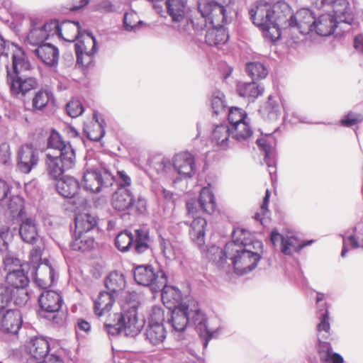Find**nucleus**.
Instances as JSON below:
<instances>
[{
	"label": "nucleus",
	"instance_id": "nucleus-19",
	"mask_svg": "<svg viewBox=\"0 0 363 363\" xmlns=\"http://www.w3.org/2000/svg\"><path fill=\"white\" fill-rule=\"evenodd\" d=\"M30 274L36 285L42 289L51 286L57 277L55 266L47 259H43L38 267L35 266Z\"/></svg>",
	"mask_w": 363,
	"mask_h": 363
},
{
	"label": "nucleus",
	"instance_id": "nucleus-41",
	"mask_svg": "<svg viewBox=\"0 0 363 363\" xmlns=\"http://www.w3.org/2000/svg\"><path fill=\"white\" fill-rule=\"evenodd\" d=\"M75 230L77 233H89L97 224L96 218L89 213H80L75 216Z\"/></svg>",
	"mask_w": 363,
	"mask_h": 363
},
{
	"label": "nucleus",
	"instance_id": "nucleus-50",
	"mask_svg": "<svg viewBox=\"0 0 363 363\" xmlns=\"http://www.w3.org/2000/svg\"><path fill=\"white\" fill-rule=\"evenodd\" d=\"M134 235L125 230L118 233L115 239L116 247L121 252H127L133 247Z\"/></svg>",
	"mask_w": 363,
	"mask_h": 363
},
{
	"label": "nucleus",
	"instance_id": "nucleus-18",
	"mask_svg": "<svg viewBox=\"0 0 363 363\" xmlns=\"http://www.w3.org/2000/svg\"><path fill=\"white\" fill-rule=\"evenodd\" d=\"M77 62L84 67L91 64L94 55L97 51L96 40L91 33H87L83 41L75 44Z\"/></svg>",
	"mask_w": 363,
	"mask_h": 363
},
{
	"label": "nucleus",
	"instance_id": "nucleus-16",
	"mask_svg": "<svg viewBox=\"0 0 363 363\" xmlns=\"http://www.w3.org/2000/svg\"><path fill=\"white\" fill-rule=\"evenodd\" d=\"M270 240L274 246L280 242L281 251L286 255H292L294 252H298L304 247L310 245L313 242V240L300 242L298 239L293 235L287 234L284 235L277 230H273L271 233Z\"/></svg>",
	"mask_w": 363,
	"mask_h": 363
},
{
	"label": "nucleus",
	"instance_id": "nucleus-8",
	"mask_svg": "<svg viewBox=\"0 0 363 363\" xmlns=\"http://www.w3.org/2000/svg\"><path fill=\"white\" fill-rule=\"evenodd\" d=\"M232 0H200L198 2V11L201 14L199 22L193 21L196 29H203L206 26L208 19L212 23H224L226 21L225 12Z\"/></svg>",
	"mask_w": 363,
	"mask_h": 363
},
{
	"label": "nucleus",
	"instance_id": "nucleus-21",
	"mask_svg": "<svg viewBox=\"0 0 363 363\" xmlns=\"http://www.w3.org/2000/svg\"><path fill=\"white\" fill-rule=\"evenodd\" d=\"M199 19L200 18L194 21L196 23L199 22ZM206 26H204L203 29H196V28H194V26L192 25L193 30H194L195 32L199 33L200 32H202L206 28H207L205 35V40L206 43L211 46H217L227 42L229 38V35L225 29L221 26L222 23H218V24L212 23L210 22L208 18H206ZM191 23H193V21Z\"/></svg>",
	"mask_w": 363,
	"mask_h": 363
},
{
	"label": "nucleus",
	"instance_id": "nucleus-24",
	"mask_svg": "<svg viewBox=\"0 0 363 363\" xmlns=\"http://www.w3.org/2000/svg\"><path fill=\"white\" fill-rule=\"evenodd\" d=\"M38 152L31 145H22L18 153V168L23 173H29L37 165Z\"/></svg>",
	"mask_w": 363,
	"mask_h": 363
},
{
	"label": "nucleus",
	"instance_id": "nucleus-51",
	"mask_svg": "<svg viewBox=\"0 0 363 363\" xmlns=\"http://www.w3.org/2000/svg\"><path fill=\"white\" fill-rule=\"evenodd\" d=\"M246 72L253 80L264 79L268 74L267 69L263 64L257 62L247 63Z\"/></svg>",
	"mask_w": 363,
	"mask_h": 363
},
{
	"label": "nucleus",
	"instance_id": "nucleus-40",
	"mask_svg": "<svg viewBox=\"0 0 363 363\" xmlns=\"http://www.w3.org/2000/svg\"><path fill=\"white\" fill-rule=\"evenodd\" d=\"M150 238L149 230L145 228H140L135 230L133 247L136 254L145 253L150 249Z\"/></svg>",
	"mask_w": 363,
	"mask_h": 363
},
{
	"label": "nucleus",
	"instance_id": "nucleus-35",
	"mask_svg": "<svg viewBox=\"0 0 363 363\" xmlns=\"http://www.w3.org/2000/svg\"><path fill=\"white\" fill-rule=\"evenodd\" d=\"M19 234L25 242L35 243L40 236L35 219L29 218L22 221L20 225Z\"/></svg>",
	"mask_w": 363,
	"mask_h": 363
},
{
	"label": "nucleus",
	"instance_id": "nucleus-25",
	"mask_svg": "<svg viewBox=\"0 0 363 363\" xmlns=\"http://www.w3.org/2000/svg\"><path fill=\"white\" fill-rule=\"evenodd\" d=\"M38 302L41 309L52 315V318L55 320V313L58 312L60 309L63 300L62 296L54 291H45L43 292L39 298Z\"/></svg>",
	"mask_w": 363,
	"mask_h": 363
},
{
	"label": "nucleus",
	"instance_id": "nucleus-43",
	"mask_svg": "<svg viewBox=\"0 0 363 363\" xmlns=\"http://www.w3.org/2000/svg\"><path fill=\"white\" fill-rule=\"evenodd\" d=\"M233 240L230 242H234L237 245H242L247 248H254V244L261 245L259 242H253L252 233L244 228H235L232 234Z\"/></svg>",
	"mask_w": 363,
	"mask_h": 363
},
{
	"label": "nucleus",
	"instance_id": "nucleus-17",
	"mask_svg": "<svg viewBox=\"0 0 363 363\" xmlns=\"http://www.w3.org/2000/svg\"><path fill=\"white\" fill-rule=\"evenodd\" d=\"M174 177L180 179L192 177L196 172L195 158L189 152H182L173 157Z\"/></svg>",
	"mask_w": 363,
	"mask_h": 363
},
{
	"label": "nucleus",
	"instance_id": "nucleus-46",
	"mask_svg": "<svg viewBox=\"0 0 363 363\" xmlns=\"http://www.w3.org/2000/svg\"><path fill=\"white\" fill-rule=\"evenodd\" d=\"M45 33L41 22L32 21L30 30L27 35V42L33 46H39L45 40Z\"/></svg>",
	"mask_w": 363,
	"mask_h": 363
},
{
	"label": "nucleus",
	"instance_id": "nucleus-49",
	"mask_svg": "<svg viewBox=\"0 0 363 363\" xmlns=\"http://www.w3.org/2000/svg\"><path fill=\"white\" fill-rule=\"evenodd\" d=\"M94 119H95V122L92 123L91 126L87 127L85 131L89 140L92 141H99L105 135V130L103 125L104 121H99L96 113L94 114Z\"/></svg>",
	"mask_w": 363,
	"mask_h": 363
},
{
	"label": "nucleus",
	"instance_id": "nucleus-15",
	"mask_svg": "<svg viewBox=\"0 0 363 363\" xmlns=\"http://www.w3.org/2000/svg\"><path fill=\"white\" fill-rule=\"evenodd\" d=\"M216 207V199L210 185L201 190L198 201L190 199L186 202L188 213L192 216H194L199 211L211 214L214 212Z\"/></svg>",
	"mask_w": 363,
	"mask_h": 363
},
{
	"label": "nucleus",
	"instance_id": "nucleus-60",
	"mask_svg": "<svg viewBox=\"0 0 363 363\" xmlns=\"http://www.w3.org/2000/svg\"><path fill=\"white\" fill-rule=\"evenodd\" d=\"M0 162L5 165H9L11 162L10 145L7 143L0 145Z\"/></svg>",
	"mask_w": 363,
	"mask_h": 363
},
{
	"label": "nucleus",
	"instance_id": "nucleus-42",
	"mask_svg": "<svg viewBox=\"0 0 363 363\" xmlns=\"http://www.w3.org/2000/svg\"><path fill=\"white\" fill-rule=\"evenodd\" d=\"M237 91L239 95L247 98L250 101H254L264 92V88L254 81L252 82H239L237 84Z\"/></svg>",
	"mask_w": 363,
	"mask_h": 363
},
{
	"label": "nucleus",
	"instance_id": "nucleus-53",
	"mask_svg": "<svg viewBox=\"0 0 363 363\" xmlns=\"http://www.w3.org/2000/svg\"><path fill=\"white\" fill-rule=\"evenodd\" d=\"M225 107L224 94L218 90L215 91L211 97V108L213 112L218 115L225 111Z\"/></svg>",
	"mask_w": 363,
	"mask_h": 363
},
{
	"label": "nucleus",
	"instance_id": "nucleus-56",
	"mask_svg": "<svg viewBox=\"0 0 363 363\" xmlns=\"http://www.w3.org/2000/svg\"><path fill=\"white\" fill-rule=\"evenodd\" d=\"M12 289L0 284V313L9 306L12 301Z\"/></svg>",
	"mask_w": 363,
	"mask_h": 363
},
{
	"label": "nucleus",
	"instance_id": "nucleus-1",
	"mask_svg": "<svg viewBox=\"0 0 363 363\" xmlns=\"http://www.w3.org/2000/svg\"><path fill=\"white\" fill-rule=\"evenodd\" d=\"M252 249L228 242L223 250L211 246L207 250L206 257L226 272L233 269L235 274L242 275L253 270L260 260L259 254Z\"/></svg>",
	"mask_w": 363,
	"mask_h": 363
},
{
	"label": "nucleus",
	"instance_id": "nucleus-47",
	"mask_svg": "<svg viewBox=\"0 0 363 363\" xmlns=\"http://www.w3.org/2000/svg\"><path fill=\"white\" fill-rule=\"evenodd\" d=\"M53 97L52 92L48 89L41 88L35 92L32 99V107L34 111H42L46 107Z\"/></svg>",
	"mask_w": 363,
	"mask_h": 363
},
{
	"label": "nucleus",
	"instance_id": "nucleus-36",
	"mask_svg": "<svg viewBox=\"0 0 363 363\" xmlns=\"http://www.w3.org/2000/svg\"><path fill=\"white\" fill-rule=\"evenodd\" d=\"M284 110V105L280 99L269 96L267 102L262 108V114L269 121H277Z\"/></svg>",
	"mask_w": 363,
	"mask_h": 363
},
{
	"label": "nucleus",
	"instance_id": "nucleus-32",
	"mask_svg": "<svg viewBox=\"0 0 363 363\" xmlns=\"http://www.w3.org/2000/svg\"><path fill=\"white\" fill-rule=\"evenodd\" d=\"M194 219L190 223L189 235L194 243L201 247L205 243V234L207 221L200 216H193Z\"/></svg>",
	"mask_w": 363,
	"mask_h": 363
},
{
	"label": "nucleus",
	"instance_id": "nucleus-10",
	"mask_svg": "<svg viewBox=\"0 0 363 363\" xmlns=\"http://www.w3.org/2000/svg\"><path fill=\"white\" fill-rule=\"evenodd\" d=\"M228 119L232 138L240 143H248L253 130L250 125V119L245 111L238 107H231L228 111Z\"/></svg>",
	"mask_w": 363,
	"mask_h": 363
},
{
	"label": "nucleus",
	"instance_id": "nucleus-39",
	"mask_svg": "<svg viewBox=\"0 0 363 363\" xmlns=\"http://www.w3.org/2000/svg\"><path fill=\"white\" fill-rule=\"evenodd\" d=\"M167 337L164 325H148L145 331L146 340L153 346L163 344Z\"/></svg>",
	"mask_w": 363,
	"mask_h": 363
},
{
	"label": "nucleus",
	"instance_id": "nucleus-55",
	"mask_svg": "<svg viewBox=\"0 0 363 363\" xmlns=\"http://www.w3.org/2000/svg\"><path fill=\"white\" fill-rule=\"evenodd\" d=\"M43 250V249L40 246L35 247L30 250L29 262L26 264H28V269L30 272L35 268V266L38 267L41 262H43L41 258Z\"/></svg>",
	"mask_w": 363,
	"mask_h": 363
},
{
	"label": "nucleus",
	"instance_id": "nucleus-29",
	"mask_svg": "<svg viewBox=\"0 0 363 363\" xmlns=\"http://www.w3.org/2000/svg\"><path fill=\"white\" fill-rule=\"evenodd\" d=\"M41 26L45 33V38L50 36L57 35L62 37V30L72 28L75 33H77L79 28V23L77 21H63L60 23L58 21L51 20L47 23H41Z\"/></svg>",
	"mask_w": 363,
	"mask_h": 363
},
{
	"label": "nucleus",
	"instance_id": "nucleus-13",
	"mask_svg": "<svg viewBox=\"0 0 363 363\" xmlns=\"http://www.w3.org/2000/svg\"><path fill=\"white\" fill-rule=\"evenodd\" d=\"M28 264H24L21 269H17L6 274V281L10 286H6L12 289V298L16 294L20 297L14 299L16 305L25 304L28 300V294L26 287L28 285Z\"/></svg>",
	"mask_w": 363,
	"mask_h": 363
},
{
	"label": "nucleus",
	"instance_id": "nucleus-9",
	"mask_svg": "<svg viewBox=\"0 0 363 363\" xmlns=\"http://www.w3.org/2000/svg\"><path fill=\"white\" fill-rule=\"evenodd\" d=\"M113 208L118 211H128L143 214L147 210V200L140 194L135 197L132 191L124 187H119L111 198Z\"/></svg>",
	"mask_w": 363,
	"mask_h": 363
},
{
	"label": "nucleus",
	"instance_id": "nucleus-59",
	"mask_svg": "<svg viewBox=\"0 0 363 363\" xmlns=\"http://www.w3.org/2000/svg\"><path fill=\"white\" fill-rule=\"evenodd\" d=\"M363 121V116L362 114L349 113L342 119L340 123L343 126L351 127L360 123Z\"/></svg>",
	"mask_w": 363,
	"mask_h": 363
},
{
	"label": "nucleus",
	"instance_id": "nucleus-58",
	"mask_svg": "<svg viewBox=\"0 0 363 363\" xmlns=\"http://www.w3.org/2000/svg\"><path fill=\"white\" fill-rule=\"evenodd\" d=\"M347 245H350L353 249L358 247L363 248V238L360 241H358L354 235H350L347 238L343 237V246L341 252V256L342 257H345L348 251L347 248Z\"/></svg>",
	"mask_w": 363,
	"mask_h": 363
},
{
	"label": "nucleus",
	"instance_id": "nucleus-48",
	"mask_svg": "<svg viewBox=\"0 0 363 363\" xmlns=\"http://www.w3.org/2000/svg\"><path fill=\"white\" fill-rule=\"evenodd\" d=\"M87 233H77L74 231L71 247L73 250L86 251L93 247L94 239Z\"/></svg>",
	"mask_w": 363,
	"mask_h": 363
},
{
	"label": "nucleus",
	"instance_id": "nucleus-3",
	"mask_svg": "<svg viewBox=\"0 0 363 363\" xmlns=\"http://www.w3.org/2000/svg\"><path fill=\"white\" fill-rule=\"evenodd\" d=\"M31 69V65L23 52L18 51L12 55L11 67L6 66V82L12 96L23 98L38 86V79L26 74Z\"/></svg>",
	"mask_w": 363,
	"mask_h": 363
},
{
	"label": "nucleus",
	"instance_id": "nucleus-26",
	"mask_svg": "<svg viewBox=\"0 0 363 363\" xmlns=\"http://www.w3.org/2000/svg\"><path fill=\"white\" fill-rule=\"evenodd\" d=\"M0 213L13 219H21L25 213L23 199L18 195L11 194L6 201L0 205Z\"/></svg>",
	"mask_w": 363,
	"mask_h": 363
},
{
	"label": "nucleus",
	"instance_id": "nucleus-14",
	"mask_svg": "<svg viewBox=\"0 0 363 363\" xmlns=\"http://www.w3.org/2000/svg\"><path fill=\"white\" fill-rule=\"evenodd\" d=\"M320 323L318 329V350L321 359L328 360L331 355V347L329 342L323 340L328 339L330 335V325L329 323V313L327 308L320 309L318 313Z\"/></svg>",
	"mask_w": 363,
	"mask_h": 363
},
{
	"label": "nucleus",
	"instance_id": "nucleus-6",
	"mask_svg": "<svg viewBox=\"0 0 363 363\" xmlns=\"http://www.w3.org/2000/svg\"><path fill=\"white\" fill-rule=\"evenodd\" d=\"M249 14L252 23L262 31L266 40L274 43L280 38L279 23L271 4L258 1L250 9Z\"/></svg>",
	"mask_w": 363,
	"mask_h": 363
},
{
	"label": "nucleus",
	"instance_id": "nucleus-37",
	"mask_svg": "<svg viewBox=\"0 0 363 363\" xmlns=\"http://www.w3.org/2000/svg\"><path fill=\"white\" fill-rule=\"evenodd\" d=\"M79 188V182L72 177L60 178L56 184L58 193L66 198L74 197L77 193Z\"/></svg>",
	"mask_w": 363,
	"mask_h": 363
},
{
	"label": "nucleus",
	"instance_id": "nucleus-28",
	"mask_svg": "<svg viewBox=\"0 0 363 363\" xmlns=\"http://www.w3.org/2000/svg\"><path fill=\"white\" fill-rule=\"evenodd\" d=\"M22 323V315L19 310H6L1 320V330L7 333L17 334Z\"/></svg>",
	"mask_w": 363,
	"mask_h": 363
},
{
	"label": "nucleus",
	"instance_id": "nucleus-2",
	"mask_svg": "<svg viewBox=\"0 0 363 363\" xmlns=\"http://www.w3.org/2000/svg\"><path fill=\"white\" fill-rule=\"evenodd\" d=\"M46 169L53 179H60L63 174L75 166V151L70 143L52 130L47 141Z\"/></svg>",
	"mask_w": 363,
	"mask_h": 363
},
{
	"label": "nucleus",
	"instance_id": "nucleus-34",
	"mask_svg": "<svg viewBox=\"0 0 363 363\" xmlns=\"http://www.w3.org/2000/svg\"><path fill=\"white\" fill-rule=\"evenodd\" d=\"M117 296L110 291H101L94 301L95 314L101 317L109 313Z\"/></svg>",
	"mask_w": 363,
	"mask_h": 363
},
{
	"label": "nucleus",
	"instance_id": "nucleus-64",
	"mask_svg": "<svg viewBox=\"0 0 363 363\" xmlns=\"http://www.w3.org/2000/svg\"><path fill=\"white\" fill-rule=\"evenodd\" d=\"M113 4L109 0H103L94 6V10L101 12H111L113 11Z\"/></svg>",
	"mask_w": 363,
	"mask_h": 363
},
{
	"label": "nucleus",
	"instance_id": "nucleus-30",
	"mask_svg": "<svg viewBox=\"0 0 363 363\" xmlns=\"http://www.w3.org/2000/svg\"><path fill=\"white\" fill-rule=\"evenodd\" d=\"M38 58L48 67H56L59 60V50L50 43H43L34 50Z\"/></svg>",
	"mask_w": 363,
	"mask_h": 363
},
{
	"label": "nucleus",
	"instance_id": "nucleus-23",
	"mask_svg": "<svg viewBox=\"0 0 363 363\" xmlns=\"http://www.w3.org/2000/svg\"><path fill=\"white\" fill-rule=\"evenodd\" d=\"M150 170L155 172L160 178L172 180L176 183L178 180L174 177V171L173 167V160L162 156L153 157L150 160Z\"/></svg>",
	"mask_w": 363,
	"mask_h": 363
},
{
	"label": "nucleus",
	"instance_id": "nucleus-52",
	"mask_svg": "<svg viewBox=\"0 0 363 363\" xmlns=\"http://www.w3.org/2000/svg\"><path fill=\"white\" fill-rule=\"evenodd\" d=\"M2 255L4 256L3 264L4 269L7 273H10L17 269H21L24 266V264H21V261L18 257L9 252L6 251V252Z\"/></svg>",
	"mask_w": 363,
	"mask_h": 363
},
{
	"label": "nucleus",
	"instance_id": "nucleus-12",
	"mask_svg": "<svg viewBox=\"0 0 363 363\" xmlns=\"http://www.w3.org/2000/svg\"><path fill=\"white\" fill-rule=\"evenodd\" d=\"M135 281L140 285L148 286L155 293L165 285L167 278L162 270H155L152 265H138L134 268Z\"/></svg>",
	"mask_w": 363,
	"mask_h": 363
},
{
	"label": "nucleus",
	"instance_id": "nucleus-7",
	"mask_svg": "<svg viewBox=\"0 0 363 363\" xmlns=\"http://www.w3.org/2000/svg\"><path fill=\"white\" fill-rule=\"evenodd\" d=\"M166 8L172 19V28L177 30L185 41L192 40V21L187 16L188 7L186 0H167Z\"/></svg>",
	"mask_w": 363,
	"mask_h": 363
},
{
	"label": "nucleus",
	"instance_id": "nucleus-31",
	"mask_svg": "<svg viewBox=\"0 0 363 363\" xmlns=\"http://www.w3.org/2000/svg\"><path fill=\"white\" fill-rule=\"evenodd\" d=\"M339 23L330 13H324L315 18L313 30L319 35L329 36L334 33Z\"/></svg>",
	"mask_w": 363,
	"mask_h": 363
},
{
	"label": "nucleus",
	"instance_id": "nucleus-44",
	"mask_svg": "<svg viewBox=\"0 0 363 363\" xmlns=\"http://www.w3.org/2000/svg\"><path fill=\"white\" fill-rule=\"evenodd\" d=\"M105 286L108 291L117 296V293L125 286V278L122 274L116 271L112 272L106 278Z\"/></svg>",
	"mask_w": 363,
	"mask_h": 363
},
{
	"label": "nucleus",
	"instance_id": "nucleus-57",
	"mask_svg": "<svg viewBox=\"0 0 363 363\" xmlns=\"http://www.w3.org/2000/svg\"><path fill=\"white\" fill-rule=\"evenodd\" d=\"M66 111L70 117L76 118L82 114L84 107L79 100L74 99L67 104Z\"/></svg>",
	"mask_w": 363,
	"mask_h": 363
},
{
	"label": "nucleus",
	"instance_id": "nucleus-62",
	"mask_svg": "<svg viewBox=\"0 0 363 363\" xmlns=\"http://www.w3.org/2000/svg\"><path fill=\"white\" fill-rule=\"evenodd\" d=\"M256 143L260 150L264 152V157L268 158L269 156H271L272 147L269 138H262L260 139H257L256 140Z\"/></svg>",
	"mask_w": 363,
	"mask_h": 363
},
{
	"label": "nucleus",
	"instance_id": "nucleus-38",
	"mask_svg": "<svg viewBox=\"0 0 363 363\" xmlns=\"http://www.w3.org/2000/svg\"><path fill=\"white\" fill-rule=\"evenodd\" d=\"M160 291H162V300L169 309L175 308L183 303L181 302L182 293L177 288L168 286L166 283L165 285L161 288Z\"/></svg>",
	"mask_w": 363,
	"mask_h": 363
},
{
	"label": "nucleus",
	"instance_id": "nucleus-22",
	"mask_svg": "<svg viewBox=\"0 0 363 363\" xmlns=\"http://www.w3.org/2000/svg\"><path fill=\"white\" fill-rule=\"evenodd\" d=\"M330 6L333 9V15L340 23L352 25L354 13L348 0H321V8Z\"/></svg>",
	"mask_w": 363,
	"mask_h": 363
},
{
	"label": "nucleus",
	"instance_id": "nucleus-11",
	"mask_svg": "<svg viewBox=\"0 0 363 363\" xmlns=\"http://www.w3.org/2000/svg\"><path fill=\"white\" fill-rule=\"evenodd\" d=\"M114 181L112 174L101 164L91 168L86 167L83 175L84 188L94 193L108 189Z\"/></svg>",
	"mask_w": 363,
	"mask_h": 363
},
{
	"label": "nucleus",
	"instance_id": "nucleus-5",
	"mask_svg": "<svg viewBox=\"0 0 363 363\" xmlns=\"http://www.w3.org/2000/svg\"><path fill=\"white\" fill-rule=\"evenodd\" d=\"M143 317H139L135 306H124L120 313H108L104 323V328L108 335L124 333L125 336L135 337L145 325Z\"/></svg>",
	"mask_w": 363,
	"mask_h": 363
},
{
	"label": "nucleus",
	"instance_id": "nucleus-27",
	"mask_svg": "<svg viewBox=\"0 0 363 363\" xmlns=\"http://www.w3.org/2000/svg\"><path fill=\"white\" fill-rule=\"evenodd\" d=\"M211 142L222 150H225L233 145L230 124L220 123L213 129Z\"/></svg>",
	"mask_w": 363,
	"mask_h": 363
},
{
	"label": "nucleus",
	"instance_id": "nucleus-54",
	"mask_svg": "<svg viewBox=\"0 0 363 363\" xmlns=\"http://www.w3.org/2000/svg\"><path fill=\"white\" fill-rule=\"evenodd\" d=\"M164 320L165 314L162 307L153 306L148 318V325H164Z\"/></svg>",
	"mask_w": 363,
	"mask_h": 363
},
{
	"label": "nucleus",
	"instance_id": "nucleus-61",
	"mask_svg": "<svg viewBox=\"0 0 363 363\" xmlns=\"http://www.w3.org/2000/svg\"><path fill=\"white\" fill-rule=\"evenodd\" d=\"M91 327L89 322L83 319L79 318L75 325L76 334L77 336L82 333L89 334L91 331Z\"/></svg>",
	"mask_w": 363,
	"mask_h": 363
},
{
	"label": "nucleus",
	"instance_id": "nucleus-45",
	"mask_svg": "<svg viewBox=\"0 0 363 363\" xmlns=\"http://www.w3.org/2000/svg\"><path fill=\"white\" fill-rule=\"evenodd\" d=\"M159 247L162 255L167 260H174L179 254V248L175 242L162 236H159Z\"/></svg>",
	"mask_w": 363,
	"mask_h": 363
},
{
	"label": "nucleus",
	"instance_id": "nucleus-4",
	"mask_svg": "<svg viewBox=\"0 0 363 363\" xmlns=\"http://www.w3.org/2000/svg\"><path fill=\"white\" fill-rule=\"evenodd\" d=\"M168 323L175 331L182 332L187 325L192 323L201 335L212 337V331L207 325V319L201 312L197 303L194 300H187L172 311H167Z\"/></svg>",
	"mask_w": 363,
	"mask_h": 363
},
{
	"label": "nucleus",
	"instance_id": "nucleus-33",
	"mask_svg": "<svg viewBox=\"0 0 363 363\" xmlns=\"http://www.w3.org/2000/svg\"><path fill=\"white\" fill-rule=\"evenodd\" d=\"M26 350L28 354L44 359L49 355L50 345L45 337H34L26 343Z\"/></svg>",
	"mask_w": 363,
	"mask_h": 363
},
{
	"label": "nucleus",
	"instance_id": "nucleus-20",
	"mask_svg": "<svg viewBox=\"0 0 363 363\" xmlns=\"http://www.w3.org/2000/svg\"><path fill=\"white\" fill-rule=\"evenodd\" d=\"M315 14L308 9L303 8L291 16L289 25L291 28L297 29L303 35L313 30Z\"/></svg>",
	"mask_w": 363,
	"mask_h": 363
},
{
	"label": "nucleus",
	"instance_id": "nucleus-63",
	"mask_svg": "<svg viewBox=\"0 0 363 363\" xmlns=\"http://www.w3.org/2000/svg\"><path fill=\"white\" fill-rule=\"evenodd\" d=\"M11 194L10 186L5 181L0 179V205L4 204Z\"/></svg>",
	"mask_w": 363,
	"mask_h": 363
}]
</instances>
